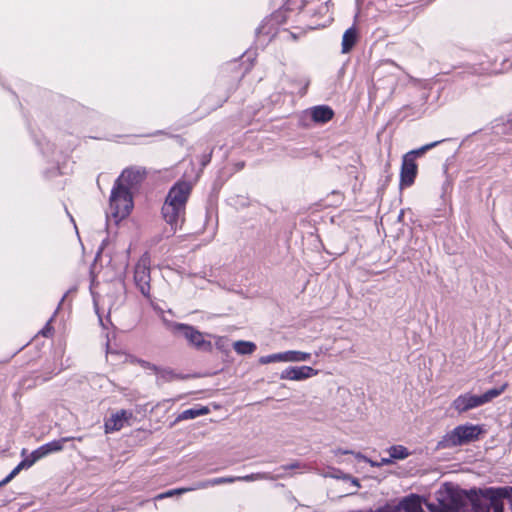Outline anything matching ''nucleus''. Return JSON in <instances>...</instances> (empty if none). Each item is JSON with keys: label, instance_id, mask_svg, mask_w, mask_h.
Wrapping results in <instances>:
<instances>
[{"label": "nucleus", "instance_id": "25", "mask_svg": "<svg viewBox=\"0 0 512 512\" xmlns=\"http://www.w3.org/2000/svg\"><path fill=\"white\" fill-rule=\"evenodd\" d=\"M274 362H285L284 352L262 356L259 359L260 364H269Z\"/></svg>", "mask_w": 512, "mask_h": 512}, {"label": "nucleus", "instance_id": "17", "mask_svg": "<svg viewBox=\"0 0 512 512\" xmlns=\"http://www.w3.org/2000/svg\"><path fill=\"white\" fill-rule=\"evenodd\" d=\"M358 40V32L357 29L352 26L348 28L342 37V53H349L353 47L355 46Z\"/></svg>", "mask_w": 512, "mask_h": 512}, {"label": "nucleus", "instance_id": "5", "mask_svg": "<svg viewBox=\"0 0 512 512\" xmlns=\"http://www.w3.org/2000/svg\"><path fill=\"white\" fill-rule=\"evenodd\" d=\"M482 431L483 430L479 425H459L450 432H447L441 438V440L437 443V449H451L457 446L468 444L478 440Z\"/></svg>", "mask_w": 512, "mask_h": 512}, {"label": "nucleus", "instance_id": "27", "mask_svg": "<svg viewBox=\"0 0 512 512\" xmlns=\"http://www.w3.org/2000/svg\"><path fill=\"white\" fill-rule=\"evenodd\" d=\"M210 481H211V485L213 487V486L222 485V484L234 483V482H236V479H234V476H226V477L212 478V479H210Z\"/></svg>", "mask_w": 512, "mask_h": 512}, {"label": "nucleus", "instance_id": "14", "mask_svg": "<svg viewBox=\"0 0 512 512\" xmlns=\"http://www.w3.org/2000/svg\"><path fill=\"white\" fill-rule=\"evenodd\" d=\"M132 417V412L127 410H120L112 414L111 417L105 420V432L112 433L119 431L125 425V423Z\"/></svg>", "mask_w": 512, "mask_h": 512}, {"label": "nucleus", "instance_id": "10", "mask_svg": "<svg viewBox=\"0 0 512 512\" xmlns=\"http://www.w3.org/2000/svg\"><path fill=\"white\" fill-rule=\"evenodd\" d=\"M146 178V170L140 167H131L123 170L121 176L117 180H121V183L131 189L140 185Z\"/></svg>", "mask_w": 512, "mask_h": 512}, {"label": "nucleus", "instance_id": "3", "mask_svg": "<svg viewBox=\"0 0 512 512\" xmlns=\"http://www.w3.org/2000/svg\"><path fill=\"white\" fill-rule=\"evenodd\" d=\"M475 500L477 512H504L502 499L509 500L512 509V487L486 488L479 493L475 489Z\"/></svg>", "mask_w": 512, "mask_h": 512}, {"label": "nucleus", "instance_id": "33", "mask_svg": "<svg viewBox=\"0 0 512 512\" xmlns=\"http://www.w3.org/2000/svg\"><path fill=\"white\" fill-rule=\"evenodd\" d=\"M136 363H138L142 368L152 370L153 372H159V367H157L155 364H152L148 361L142 360V359H136Z\"/></svg>", "mask_w": 512, "mask_h": 512}, {"label": "nucleus", "instance_id": "22", "mask_svg": "<svg viewBox=\"0 0 512 512\" xmlns=\"http://www.w3.org/2000/svg\"><path fill=\"white\" fill-rule=\"evenodd\" d=\"M392 460H403L410 455L408 449L402 445H394L388 449Z\"/></svg>", "mask_w": 512, "mask_h": 512}, {"label": "nucleus", "instance_id": "4", "mask_svg": "<svg viewBox=\"0 0 512 512\" xmlns=\"http://www.w3.org/2000/svg\"><path fill=\"white\" fill-rule=\"evenodd\" d=\"M133 208V196L121 180H116L109 200V212L116 222L126 218Z\"/></svg>", "mask_w": 512, "mask_h": 512}, {"label": "nucleus", "instance_id": "23", "mask_svg": "<svg viewBox=\"0 0 512 512\" xmlns=\"http://www.w3.org/2000/svg\"><path fill=\"white\" fill-rule=\"evenodd\" d=\"M506 387H507V385L504 384L500 388L489 389L485 393L480 395L481 399L483 400V405L490 402L491 400L498 397L499 395H501L505 391Z\"/></svg>", "mask_w": 512, "mask_h": 512}, {"label": "nucleus", "instance_id": "12", "mask_svg": "<svg viewBox=\"0 0 512 512\" xmlns=\"http://www.w3.org/2000/svg\"><path fill=\"white\" fill-rule=\"evenodd\" d=\"M481 405H483L481 396L470 393L459 395L452 403V407L459 413H464Z\"/></svg>", "mask_w": 512, "mask_h": 512}, {"label": "nucleus", "instance_id": "11", "mask_svg": "<svg viewBox=\"0 0 512 512\" xmlns=\"http://www.w3.org/2000/svg\"><path fill=\"white\" fill-rule=\"evenodd\" d=\"M417 173L418 166L416 161L403 157L400 170V187H410L414 183Z\"/></svg>", "mask_w": 512, "mask_h": 512}, {"label": "nucleus", "instance_id": "21", "mask_svg": "<svg viewBox=\"0 0 512 512\" xmlns=\"http://www.w3.org/2000/svg\"><path fill=\"white\" fill-rule=\"evenodd\" d=\"M284 356L285 362H302L311 358L310 353L295 350L285 351Z\"/></svg>", "mask_w": 512, "mask_h": 512}, {"label": "nucleus", "instance_id": "36", "mask_svg": "<svg viewBox=\"0 0 512 512\" xmlns=\"http://www.w3.org/2000/svg\"><path fill=\"white\" fill-rule=\"evenodd\" d=\"M345 479L347 480H351L352 484L356 487V488H359L360 487V483H359V480L357 478H353L352 476L350 475H345L344 477Z\"/></svg>", "mask_w": 512, "mask_h": 512}, {"label": "nucleus", "instance_id": "34", "mask_svg": "<svg viewBox=\"0 0 512 512\" xmlns=\"http://www.w3.org/2000/svg\"><path fill=\"white\" fill-rule=\"evenodd\" d=\"M211 158H212V150L209 153L201 156V160H200L201 166L202 167L207 166L210 163Z\"/></svg>", "mask_w": 512, "mask_h": 512}, {"label": "nucleus", "instance_id": "2", "mask_svg": "<svg viewBox=\"0 0 512 512\" xmlns=\"http://www.w3.org/2000/svg\"><path fill=\"white\" fill-rule=\"evenodd\" d=\"M475 489H459L452 484H445L438 492V503H428L430 512H477Z\"/></svg>", "mask_w": 512, "mask_h": 512}, {"label": "nucleus", "instance_id": "32", "mask_svg": "<svg viewBox=\"0 0 512 512\" xmlns=\"http://www.w3.org/2000/svg\"><path fill=\"white\" fill-rule=\"evenodd\" d=\"M370 512H398V509L396 508L395 503H386L384 506L375 510L370 509Z\"/></svg>", "mask_w": 512, "mask_h": 512}, {"label": "nucleus", "instance_id": "39", "mask_svg": "<svg viewBox=\"0 0 512 512\" xmlns=\"http://www.w3.org/2000/svg\"><path fill=\"white\" fill-rule=\"evenodd\" d=\"M65 297H66V294L61 298L60 303H62V302L64 301ZM60 305H61V304H59V306H60Z\"/></svg>", "mask_w": 512, "mask_h": 512}, {"label": "nucleus", "instance_id": "20", "mask_svg": "<svg viewBox=\"0 0 512 512\" xmlns=\"http://www.w3.org/2000/svg\"><path fill=\"white\" fill-rule=\"evenodd\" d=\"M233 348L240 355H248L256 350V344L250 341L239 340L234 342Z\"/></svg>", "mask_w": 512, "mask_h": 512}, {"label": "nucleus", "instance_id": "19", "mask_svg": "<svg viewBox=\"0 0 512 512\" xmlns=\"http://www.w3.org/2000/svg\"><path fill=\"white\" fill-rule=\"evenodd\" d=\"M443 141L444 140H439V141H434L432 143L423 145L422 147H420L418 149H414V150L409 151L403 157L415 161L417 157H420V156L424 155L427 151H429L430 149L436 147L437 145H439Z\"/></svg>", "mask_w": 512, "mask_h": 512}, {"label": "nucleus", "instance_id": "31", "mask_svg": "<svg viewBox=\"0 0 512 512\" xmlns=\"http://www.w3.org/2000/svg\"><path fill=\"white\" fill-rule=\"evenodd\" d=\"M370 512H398V509L396 508L395 503H386L384 506L375 510L370 509Z\"/></svg>", "mask_w": 512, "mask_h": 512}, {"label": "nucleus", "instance_id": "26", "mask_svg": "<svg viewBox=\"0 0 512 512\" xmlns=\"http://www.w3.org/2000/svg\"><path fill=\"white\" fill-rule=\"evenodd\" d=\"M186 492H190V489H186V487L172 489V490H168V491H166L164 493L159 494L156 497V499H164V498L172 497L174 495H181V494L186 493Z\"/></svg>", "mask_w": 512, "mask_h": 512}, {"label": "nucleus", "instance_id": "29", "mask_svg": "<svg viewBox=\"0 0 512 512\" xmlns=\"http://www.w3.org/2000/svg\"><path fill=\"white\" fill-rule=\"evenodd\" d=\"M197 417H198V412L196 411V408H190V409L184 410L179 415V419H181V420L194 419Z\"/></svg>", "mask_w": 512, "mask_h": 512}, {"label": "nucleus", "instance_id": "7", "mask_svg": "<svg viewBox=\"0 0 512 512\" xmlns=\"http://www.w3.org/2000/svg\"><path fill=\"white\" fill-rule=\"evenodd\" d=\"M150 262L145 256L137 262L134 268V282L140 293L150 299Z\"/></svg>", "mask_w": 512, "mask_h": 512}, {"label": "nucleus", "instance_id": "30", "mask_svg": "<svg viewBox=\"0 0 512 512\" xmlns=\"http://www.w3.org/2000/svg\"><path fill=\"white\" fill-rule=\"evenodd\" d=\"M209 487H212V485H211L210 479H207V480L196 482L193 486L186 487V489H190V491H194V490H199V489H206Z\"/></svg>", "mask_w": 512, "mask_h": 512}, {"label": "nucleus", "instance_id": "1", "mask_svg": "<svg viewBox=\"0 0 512 512\" xmlns=\"http://www.w3.org/2000/svg\"><path fill=\"white\" fill-rule=\"evenodd\" d=\"M192 191L188 181H177L168 191L161 213L165 222L170 226L166 229L167 237L175 234L185 220L186 203Z\"/></svg>", "mask_w": 512, "mask_h": 512}, {"label": "nucleus", "instance_id": "37", "mask_svg": "<svg viewBox=\"0 0 512 512\" xmlns=\"http://www.w3.org/2000/svg\"><path fill=\"white\" fill-rule=\"evenodd\" d=\"M196 411L198 412V417H199V416L208 414L209 413V408L203 406L201 408H196Z\"/></svg>", "mask_w": 512, "mask_h": 512}, {"label": "nucleus", "instance_id": "38", "mask_svg": "<svg viewBox=\"0 0 512 512\" xmlns=\"http://www.w3.org/2000/svg\"><path fill=\"white\" fill-rule=\"evenodd\" d=\"M450 187H451V182L448 179H446V181L444 182L443 187H442L443 194L446 193L448 191V189H450Z\"/></svg>", "mask_w": 512, "mask_h": 512}, {"label": "nucleus", "instance_id": "40", "mask_svg": "<svg viewBox=\"0 0 512 512\" xmlns=\"http://www.w3.org/2000/svg\"><path fill=\"white\" fill-rule=\"evenodd\" d=\"M331 0H328V2H330Z\"/></svg>", "mask_w": 512, "mask_h": 512}, {"label": "nucleus", "instance_id": "35", "mask_svg": "<svg viewBox=\"0 0 512 512\" xmlns=\"http://www.w3.org/2000/svg\"><path fill=\"white\" fill-rule=\"evenodd\" d=\"M52 327L50 326V323L48 322L47 325L42 329L41 334L45 337H48L51 335Z\"/></svg>", "mask_w": 512, "mask_h": 512}, {"label": "nucleus", "instance_id": "28", "mask_svg": "<svg viewBox=\"0 0 512 512\" xmlns=\"http://www.w3.org/2000/svg\"><path fill=\"white\" fill-rule=\"evenodd\" d=\"M159 375V378L163 379L164 381H171L174 378H176V374L171 369H161L159 368V372H155Z\"/></svg>", "mask_w": 512, "mask_h": 512}, {"label": "nucleus", "instance_id": "9", "mask_svg": "<svg viewBox=\"0 0 512 512\" xmlns=\"http://www.w3.org/2000/svg\"><path fill=\"white\" fill-rule=\"evenodd\" d=\"M47 456L44 445L34 450L28 457L23 459L1 482L0 487L9 483L23 469L30 468L35 462Z\"/></svg>", "mask_w": 512, "mask_h": 512}, {"label": "nucleus", "instance_id": "24", "mask_svg": "<svg viewBox=\"0 0 512 512\" xmlns=\"http://www.w3.org/2000/svg\"><path fill=\"white\" fill-rule=\"evenodd\" d=\"M69 438H62L59 440H53L49 443L44 444V448L47 452V455L52 452H58L63 449V444L68 441Z\"/></svg>", "mask_w": 512, "mask_h": 512}, {"label": "nucleus", "instance_id": "18", "mask_svg": "<svg viewBox=\"0 0 512 512\" xmlns=\"http://www.w3.org/2000/svg\"><path fill=\"white\" fill-rule=\"evenodd\" d=\"M334 452H335L336 455H338V454H342V455L353 454V455H355V457L357 459H361V460H364L366 462H369L372 467H380L382 465H389V464L393 463V460H392L391 457H389V458H382L380 462H374L372 460H369L366 456H364L360 452L354 453L351 450H345V449H341V448H338Z\"/></svg>", "mask_w": 512, "mask_h": 512}, {"label": "nucleus", "instance_id": "6", "mask_svg": "<svg viewBox=\"0 0 512 512\" xmlns=\"http://www.w3.org/2000/svg\"><path fill=\"white\" fill-rule=\"evenodd\" d=\"M172 330L175 334L185 338L190 346L199 351L211 352L213 349L211 341L206 340L204 334L191 325L174 323Z\"/></svg>", "mask_w": 512, "mask_h": 512}, {"label": "nucleus", "instance_id": "16", "mask_svg": "<svg viewBox=\"0 0 512 512\" xmlns=\"http://www.w3.org/2000/svg\"><path fill=\"white\" fill-rule=\"evenodd\" d=\"M334 116V111L326 105L315 106L311 109V118L316 123H326Z\"/></svg>", "mask_w": 512, "mask_h": 512}, {"label": "nucleus", "instance_id": "13", "mask_svg": "<svg viewBox=\"0 0 512 512\" xmlns=\"http://www.w3.org/2000/svg\"><path fill=\"white\" fill-rule=\"evenodd\" d=\"M318 371L310 366L288 367L280 374L281 379L301 381L317 375Z\"/></svg>", "mask_w": 512, "mask_h": 512}, {"label": "nucleus", "instance_id": "15", "mask_svg": "<svg viewBox=\"0 0 512 512\" xmlns=\"http://www.w3.org/2000/svg\"><path fill=\"white\" fill-rule=\"evenodd\" d=\"M398 512H425L422 508L421 497L417 494H410L395 503Z\"/></svg>", "mask_w": 512, "mask_h": 512}, {"label": "nucleus", "instance_id": "8", "mask_svg": "<svg viewBox=\"0 0 512 512\" xmlns=\"http://www.w3.org/2000/svg\"><path fill=\"white\" fill-rule=\"evenodd\" d=\"M300 463L298 461L292 462L287 465H281L277 470L282 471L279 474H272L270 472H258V473H252L245 476H234V479H236V482H253L258 480H277L280 478H284L286 476V471L292 470V469H298L300 468Z\"/></svg>", "mask_w": 512, "mask_h": 512}]
</instances>
